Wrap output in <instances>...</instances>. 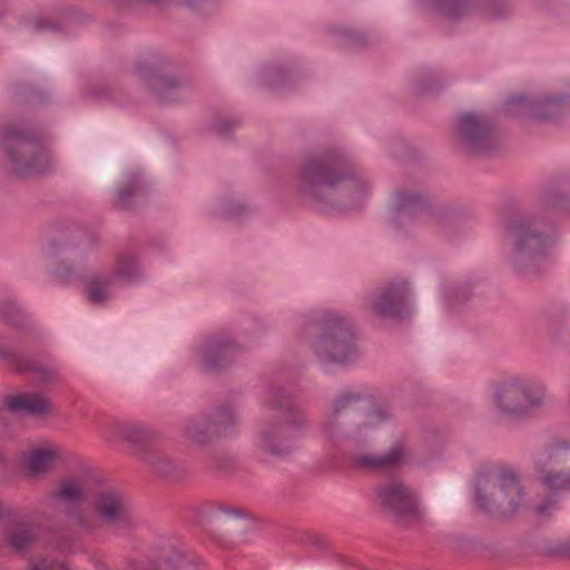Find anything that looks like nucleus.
<instances>
[{
  "instance_id": "f257e3e1",
  "label": "nucleus",
  "mask_w": 570,
  "mask_h": 570,
  "mask_svg": "<svg viewBox=\"0 0 570 570\" xmlns=\"http://www.w3.org/2000/svg\"><path fill=\"white\" fill-rule=\"evenodd\" d=\"M391 417V413L376 407L368 397L344 394L335 400L324 425L323 433L335 445L360 442Z\"/></svg>"
},
{
  "instance_id": "f03ea898",
  "label": "nucleus",
  "mask_w": 570,
  "mask_h": 570,
  "mask_svg": "<svg viewBox=\"0 0 570 570\" xmlns=\"http://www.w3.org/2000/svg\"><path fill=\"white\" fill-rule=\"evenodd\" d=\"M271 406L273 413L259 432L257 445L267 454L283 456L292 451L306 421L298 406L287 397L273 400Z\"/></svg>"
},
{
  "instance_id": "7ed1b4c3",
  "label": "nucleus",
  "mask_w": 570,
  "mask_h": 570,
  "mask_svg": "<svg viewBox=\"0 0 570 570\" xmlns=\"http://www.w3.org/2000/svg\"><path fill=\"white\" fill-rule=\"evenodd\" d=\"M475 498L479 507L504 515L515 512L524 502L518 476L505 468H491L476 479Z\"/></svg>"
},
{
  "instance_id": "20e7f679",
  "label": "nucleus",
  "mask_w": 570,
  "mask_h": 570,
  "mask_svg": "<svg viewBox=\"0 0 570 570\" xmlns=\"http://www.w3.org/2000/svg\"><path fill=\"white\" fill-rule=\"evenodd\" d=\"M1 148L10 169L22 177L46 174L55 165L47 149L12 128L4 131Z\"/></svg>"
},
{
  "instance_id": "39448f33",
  "label": "nucleus",
  "mask_w": 570,
  "mask_h": 570,
  "mask_svg": "<svg viewBox=\"0 0 570 570\" xmlns=\"http://www.w3.org/2000/svg\"><path fill=\"white\" fill-rule=\"evenodd\" d=\"M374 502L380 510L405 524L426 520V511L417 492L401 480H389L374 488Z\"/></svg>"
},
{
  "instance_id": "423d86ee",
  "label": "nucleus",
  "mask_w": 570,
  "mask_h": 570,
  "mask_svg": "<svg viewBox=\"0 0 570 570\" xmlns=\"http://www.w3.org/2000/svg\"><path fill=\"white\" fill-rule=\"evenodd\" d=\"M91 505L96 517L75 513L72 523L78 529L88 533L96 532L101 524L116 529H125L135 524V519L125 497L115 489H104L96 492L91 499Z\"/></svg>"
},
{
  "instance_id": "0eeeda50",
  "label": "nucleus",
  "mask_w": 570,
  "mask_h": 570,
  "mask_svg": "<svg viewBox=\"0 0 570 570\" xmlns=\"http://www.w3.org/2000/svg\"><path fill=\"white\" fill-rule=\"evenodd\" d=\"M318 335L313 343L324 362L343 364L355 354L351 322L338 313L328 312L317 323Z\"/></svg>"
},
{
  "instance_id": "6e6552de",
  "label": "nucleus",
  "mask_w": 570,
  "mask_h": 570,
  "mask_svg": "<svg viewBox=\"0 0 570 570\" xmlns=\"http://www.w3.org/2000/svg\"><path fill=\"white\" fill-rule=\"evenodd\" d=\"M544 395V387L541 384L513 379L497 387L494 402L503 414L522 416L539 409L543 404Z\"/></svg>"
},
{
  "instance_id": "1a4fd4ad",
  "label": "nucleus",
  "mask_w": 570,
  "mask_h": 570,
  "mask_svg": "<svg viewBox=\"0 0 570 570\" xmlns=\"http://www.w3.org/2000/svg\"><path fill=\"white\" fill-rule=\"evenodd\" d=\"M455 134L462 148L470 154L483 153L493 144V130L490 121L473 112L459 116Z\"/></svg>"
},
{
  "instance_id": "9d476101",
  "label": "nucleus",
  "mask_w": 570,
  "mask_h": 570,
  "mask_svg": "<svg viewBox=\"0 0 570 570\" xmlns=\"http://www.w3.org/2000/svg\"><path fill=\"white\" fill-rule=\"evenodd\" d=\"M570 458V446L563 441L550 444L537 461L540 481L551 489L570 488V470H563L561 464Z\"/></svg>"
},
{
  "instance_id": "9b49d317",
  "label": "nucleus",
  "mask_w": 570,
  "mask_h": 570,
  "mask_svg": "<svg viewBox=\"0 0 570 570\" xmlns=\"http://www.w3.org/2000/svg\"><path fill=\"white\" fill-rule=\"evenodd\" d=\"M509 228L514 244V264L521 272H524L523 263L528 259L532 261L537 255L541 254L546 240L529 219H514Z\"/></svg>"
},
{
  "instance_id": "f8f14e48",
  "label": "nucleus",
  "mask_w": 570,
  "mask_h": 570,
  "mask_svg": "<svg viewBox=\"0 0 570 570\" xmlns=\"http://www.w3.org/2000/svg\"><path fill=\"white\" fill-rule=\"evenodd\" d=\"M235 422L230 412L220 411L213 416L189 417L183 428L185 438L193 444H205L216 435L226 434Z\"/></svg>"
},
{
  "instance_id": "ddd939ff",
  "label": "nucleus",
  "mask_w": 570,
  "mask_h": 570,
  "mask_svg": "<svg viewBox=\"0 0 570 570\" xmlns=\"http://www.w3.org/2000/svg\"><path fill=\"white\" fill-rule=\"evenodd\" d=\"M407 296L405 282L389 283L368 301V308L380 316L394 317L403 311Z\"/></svg>"
},
{
  "instance_id": "4468645a",
  "label": "nucleus",
  "mask_w": 570,
  "mask_h": 570,
  "mask_svg": "<svg viewBox=\"0 0 570 570\" xmlns=\"http://www.w3.org/2000/svg\"><path fill=\"white\" fill-rule=\"evenodd\" d=\"M407 450L402 443H395L387 452L381 454L365 453L354 456L353 464L370 471H385L405 463Z\"/></svg>"
},
{
  "instance_id": "2eb2a0df",
  "label": "nucleus",
  "mask_w": 570,
  "mask_h": 570,
  "mask_svg": "<svg viewBox=\"0 0 570 570\" xmlns=\"http://www.w3.org/2000/svg\"><path fill=\"white\" fill-rule=\"evenodd\" d=\"M62 451L58 445L47 444L29 450L23 454L27 472L32 475L46 474L61 459Z\"/></svg>"
},
{
  "instance_id": "dca6fc26",
  "label": "nucleus",
  "mask_w": 570,
  "mask_h": 570,
  "mask_svg": "<svg viewBox=\"0 0 570 570\" xmlns=\"http://www.w3.org/2000/svg\"><path fill=\"white\" fill-rule=\"evenodd\" d=\"M508 106L511 112L524 111L535 120H548L559 109V99L549 97L541 102L530 104L522 96H514L510 98Z\"/></svg>"
},
{
  "instance_id": "f3484780",
  "label": "nucleus",
  "mask_w": 570,
  "mask_h": 570,
  "mask_svg": "<svg viewBox=\"0 0 570 570\" xmlns=\"http://www.w3.org/2000/svg\"><path fill=\"white\" fill-rule=\"evenodd\" d=\"M106 439L111 442L141 444L155 438V433L137 423L112 424L106 431Z\"/></svg>"
},
{
  "instance_id": "a211bd4d",
  "label": "nucleus",
  "mask_w": 570,
  "mask_h": 570,
  "mask_svg": "<svg viewBox=\"0 0 570 570\" xmlns=\"http://www.w3.org/2000/svg\"><path fill=\"white\" fill-rule=\"evenodd\" d=\"M37 539V529L28 523H14L8 525L3 531L6 546L17 552L29 548Z\"/></svg>"
},
{
  "instance_id": "6ab92c4d",
  "label": "nucleus",
  "mask_w": 570,
  "mask_h": 570,
  "mask_svg": "<svg viewBox=\"0 0 570 570\" xmlns=\"http://www.w3.org/2000/svg\"><path fill=\"white\" fill-rule=\"evenodd\" d=\"M8 407L13 411H23L30 414H48L51 411L49 400L38 393H24L12 396L7 402Z\"/></svg>"
},
{
  "instance_id": "aec40b11",
  "label": "nucleus",
  "mask_w": 570,
  "mask_h": 570,
  "mask_svg": "<svg viewBox=\"0 0 570 570\" xmlns=\"http://www.w3.org/2000/svg\"><path fill=\"white\" fill-rule=\"evenodd\" d=\"M86 489L79 480L67 479L61 481L56 490L51 493V498L59 505L79 503L86 499Z\"/></svg>"
},
{
  "instance_id": "412c9836",
  "label": "nucleus",
  "mask_w": 570,
  "mask_h": 570,
  "mask_svg": "<svg viewBox=\"0 0 570 570\" xmlns=\"http://www.w3.org/2000/svg\"><path fill=\"white\" fill-rule=\"evenodd\" d=\"M302 178L312 185H330L334 186L338 179L332 178L330 175V168L317 159L307 160L302 168Z\"/></svg>"
},
{
  "instance_id": "4be33fe9",
  "label": "nucleus",
  "mask_w": 570,
  "mask_h": 570,
  "mask_svg": "<svg viewBox=\"0 0 570 570\" xmlns=\"http://www.w3.org/2000/svg\"><path fill=\"white\" fill-rule=\"evenodd\" d=\"M144 462L157 474L171 475L178 464L166 453L159 451H150L144 455Z\"/></svg>"
},
{
  "instance_id": "5701e85b",
  "label": "nucleus",
  "mask_w": 570,
  "mask_h": 570,
  "mask_svg": "<svg viewBox=\"0 0 570 570\" xmlns=\"http://www.w3.org/2000/svg\"><path fill=\"white\" fill-rule=\"evenodd\" d=\"M229 348V343L227 342H218L215 344H212L207 347L204 356V366L205 368L213 371L216 370L218 366L214 360L216 355H222L223 357H226L227 352Z\"/></svg>"
},
{
  "instance_id": "b1692460",
  "label": "nucleus",
  "mask_w": 570,
  "mask_h": 570,
  "mask_svg": "<svg viewBox=\"0 0 570 570\" xmlns=\"http://www.w3.org/2000/svg\"><path fill=\"white\" fill-rule=\"evenodd\" d=\"M166 562L171 570H199L184 554L173 552L167 557Z\"/></svg>"
},
{
  "instance_id": "393cba45",
  "label": "nucleus",
  "mask_w": 570,
  "mask_h": 570,
  "mask_svg": "<svg viewBox=\"0 0 570 570\" xmlns=\"http://www.w3.org/2000/svg\"><path fill=\"white\" fill-rule=\"evenodd\" d=\"M87 293L92 303H102L108 297L106 283L98 281L89 282Z\"/></svg>"
},
{
  "instance_id": "a878e982",
  "label": "nucleus",
  "mask_w": 570,
  "mask_h": 570,
  "mask_svg": "<svg viewBox=\"0 0 570 570\" xmlns=\"http://www.w3.org/2000/svg\"><path fill=\"white\" fill-rule=\"evenodd\" d=\"M510 9L511 6L505 0H494L489 4L485 14L490 19H495L508 13Z\"/></svg>"
},
{
  "instance_id": "bb28decb",
  "label": "nucleus",
  "mask_w": 570,
  "mask_h": 570,
  "mask_svg": "<svg viewBox=\"0 0 570 570\" xmlns=\"http://www.w3.org/2000/svg\"><path fill=\"white\" fill-rule=\"evenodd\" d=\"M30 570H70V569L67 568L63 563L50 561L47 559H40V560L35 561L31 564Z\"/></svg>"
},
{
  "instance_id": "cd10ccee",
  "label": "nucleus",
  "mask_w": 570,
  "mask_h": 570,
  "mask_svg": "<svg viewBox=\"0 0 570 570\" xmlns=\"http://www.w3.org/2000/svg\"><path fill=\"white\" fill-rule=\"evenodd\" d=\"M466 8V3L464 0H452L449 3H445L443 7L444 13L451 18H456L462 10Z\"/></svg>"
},
{
  "instance_id": "c85d7f7f",
  "label": "nucleus",
  "mask_w": 570,
  "mask_h": 570,
  "mask_svg": "<svg viewBox=\"0 0 570 570\" xmlns=\"http://www.w3.org/2000/svg\"><path fill=\"white\" fill-rule=\"evenodd\" d=\"M135 267V261L130 257H127L122 261H119L116 267V273L119 276L128 277L132 274Z\"/></svg>"
},
{
  "instance_id": "c756f323",
  "label": "nucleus",
  "mask_w": 570,
  "mask_h": 570,
  "mask_svg": "<svg viewBox=\"0 0 570 570\" xmlns=\"http://www.w3.org/2000/svg\"><path fill=\"white\" fill-rule=\"evenodd\" d=\"M557 553L563 557H570V541H562L557 546Z\"/></svg>"
},
{
  "instance_id": "7c9ffc66",
  "label": "nucleus",
  "mask_w": 570,
  "mask_h": 570,
  "mask_svg": "<svg viewBox=\"0 0 570 570\" xmlns=\"http://www.w3.org/2000/svg\"><path fill=\"white\" fill-rule=\"evenodd\" d=\"M553 504H554V501H552V500H548L546 503H543V504L539 505V507L537 508V511H538V513H539L540 515L544 517V515H547V514H548V510H549L550 508H552V507H553Z\"/></svg>"
},
{
  "instance_id": "2f4dec72",
  "label": "nucleus",
  "mask_w": 570,
  "mask_h": 570,
  "mask_svg": "<svg viewBox=\"0 0 570 570\" xmlns=\"http://www.w3.org/2000/svg\"><path fill=\"white\" fill-rule=\"evenodd\" d=\"M41 372L43 374L42 375L43 381H51V380L56 379V376H57V372L53 368H42Z\"/></svg>"
},
{
  "instance_id": "473e14b6",
  "label": "nucleus",
  "mask_w": 570,
  "mask_h": 570,
  "mask_svg": "<svg viewBox=\"0 0 570 570\" xmlns=\"http://www.w3.org/2000/svg\"><path fill=\"white\" fill-rule=\"evenodd\" d=\"M8 515H9L8 510L6 509V507L3 505V503H2V502H0V520L6 519Z\"/></svg>"
},
{
  "instance_id": "72a5a7b5",
  "label": "nucleus",
  "mask_w": 570,
  "mask_h": 570,
  "mask_svg": "<svg viewBox=\"0 0 570 570\" xmlns=\"http://www.w3.org/2000/svg\"><path fill=\"white\" fill-rule=\"evenodd\" d=\"M355 184L363 188V185L360 181H356Z\"/></svg>"
}]
</instances>
